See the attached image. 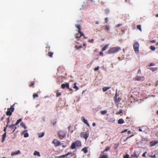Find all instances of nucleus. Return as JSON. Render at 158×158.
Wrapping results in <instances>:
<instances>
[{"label":"nucleus","instance_id":"bb28decb","mask_svg":"<svg viewBox=\"0 0 158 158\" xmlns=\"http://www.w3.org/2000/svg\"><path fill=\"white\" fill-rule=\"evenodd\" d=\"M110 149V147H108L106 148L105 150L104 151L102 152V153H103V152H107V151H108V150H109Z\"/></svg>","mask_w":158,"mask_h":158},{"label":"nucleus","instance_id":"b1692460","mask_svg":"<svg viewBox=\"0 0 158 158\" xmlns=\"http://www.w3.org/2000/svg\"><path fill=\"white\" fill-rule=\"evenodd\" d=\"M150 69L152 70L153 72H154L155 71H156L157 69V67L156 68H153L152 67L150 68Z\"/></svg>","mask_w":158,"mask_h":158},{"label":"nucleus","instance_id":"4d7b16f0","mask_svg":"<svg viewBox=\"0 0 158 158\" xmlns=\"http://www.w3.org/2000/svg\"><path fill=\"white\" fill-rule=\"evenodd\" d=\"M114 98L115 99V101L116 100V99H117V96H115L114 97Z\"/></svg>","mask_w":158,"mask_h":158},{"label":"nucleus","instance_id":"412c9836","mask_svg":"<svg viewBox=\"0 0 158 158\" xmlns=\"http://www.w3.org/2000/svg\"><path fill=\"white\" fill-rule=\"evenodd\" d=\"M108 156L107 155L103 154L100 157V158H107Z\"/></svg>","mask_w":158,"mask_h":158},{"label":"nucleus","instance_id":"423d86ee","mask_svg":"<svg viewBox=\"0 0 158 158\" xmlns=\"http://www.w3.org/2000/svg\"><path fill=\"white\" fill-rule=\"evenodd\" d=\"M145 79V78L144 76H137L135 78H134V80L135 81H144Z\"/></svg>","mask_w":158,"mask_h":158},{"label":"nucleus","instance_id":"680f3d73","mask_svg":"<svg viewBox=\"0 0 158 158\" xmlns=\"http://www.w3.org/2000/svg\"><path fill=\"white\" fill-rule=\"evenodd\" d=\"M71 127L70 126H69L68 127V129L69 131L70 130V128Z\"/></svg>","mask_w":158,"mask_h":158},{"label":"nucleus","instance_id":"2eb2a0df","mask_svg":"<svg viewBox=\"0 0 158 158\" xmlns=\"http://www.w3.org/2000/svg\"><path fill=\"white\" fill-rule=\"evenodd\" d=\"M124 122V120L123 119L121 118L119 119L118 122V123L119 124H121L123 123Z\"/></svg>","mask_w":158,"mask_h":158},{"label":"nucleus","instance_id":"f3484780","mask_svg":"<svg viewBox=\"0 0 158 158\" xmlns=\"http://www.w3.org/2000/svg\"><path fill=\"white\" fill-rule=\"evenodd\" d=\"M109 44L106 45L102 49V51H104L108 48Z\"/></svg>","mask_w":158,"mask_h":158},{"label":"nucleus","instance_id":"bf43d9fd","mask_svg":"<svg viewBox=\"0 0 158 158\" xmlns=\"http://www.w3.org/2000/svg\"><path fill=\"white\" fill-rule=\"evenodd\" d=\"M78 34H77L76 35V38H80V37H79V36H78Z\"/></svg>","mask_w":158,"mask_h":158},{"label":"nucleus","instance_id":"aec40b11","mask_svg":"<svg viewBox=\"0 0 158 158\" xmlns=\"http://www.w3.org/2000/svg\"><path fill=\"white\" fill-rule=\"evenodd\" d=\"M121 100V99L120 98H117V99H116L115 100V102L116 104H118L119 102Z\"/></svg>","mask_w":158,"mask_h":158},{"label":"nucleus","instance_id":"cd10ccee","mask_svg":"<svg viewBox=\"0 0 158 158\" xmlns=\"http://www.w3.org/2000/svg\"><path fill=\"white\" fill-rule=\"evenodd\" d=\"M150 49L152 51H154L156 49V48L155 46H151L150 47Z\"/></svg>","mask_w":158,"mask_h":158},{"label":"nucleus","instance_id":"9d476101","mask_svg":"<svg viewBox=\"0 0 158 158\" xmlns=\"http://www.w3.org/2000/svg\"><path fill=\"white\" fill-rule=\"evenodd\" d=\"M81 121L85 124H86L88 127H89V125L87 122V121L85 119L84 117L81 118Z\"/></svg>","mask_w":158,"mask_h":158},{"label":"nucleus","instance_id":"ea45409f","mask_svg":"<svg viewBox=\"0 0 158 158\" xmlns=\"http://www.w3.org/2000/svg\"><path fill=\"white\" fill-rule=\"evenodd\" d=\"M105 29L107 31H109L110 30V28L108 26H106Z\"/></svg>","mask_w":158,"mask_h":158},{"label":"nucleus","instance_id":"052dcab7","mask_svg":"<svg viewBox=\"0 0 158 158\" xmlns=\"http://www.w3.org/2000/svg\"><path fill=\"white\" fill-rule=\"evenodd\" d=\"M95 23H96V24H99V22H95Z\"/></svg>","mask_w":158,"mask_h":158},{"label":"nucleus","instance_id":"3c124183","mask_svg":"<svg viewBox=\"0 0 158 158\" xmlns=\"http://www.w3.org/2000/svg\"><path fill=\"white\" fill-rule=\"evenodd\" d=\"M127 130H124L122 131L121 132V133H123V132H127Z\"/></svg>","mask_w":158,"mask_h":158},{"label":"nucleus","instance_id":"c9c22d12","mask_svg":"<svg viewBox=\"0 0 158 158\" xmlns=\"http://www.w3.org/2000/svg\"><path fill=\"white\" fill-rule=\"evenodd\" d=\"M38 97V95L37 94H35L33 95V98L34 99H35V98H37Z\"/></svg>","mask_w":158,"mask_h":158},{"label":"nucleus","instance_id":"6e6d98bb","mask_svg":"<svg viewBox=\"0 0 158 158\" xmlns=\"http://www.w3.org/2000/svg\"><path fill=\"white\" fill-rule=\"evenodd\" d=\"M34 85V82H33L32 83H31V84H30V85L31 86H32L33 85Z\"/></svg>","mask_w":158,"mask_h":158},{"label":"nucleus","instance_id":"09e8293b","mask_svg":"<svg viewBox=\"0 0 158 158\" xmlns=\"http://www.w3.org/2000/svg\"><path fill=\"white\" fill-rule=\"evenodd\" d=\"M154 64H153V63H150V64L149 65V66H154Z\"/></svg>","mask_w":158,"mask_h":158},{"label":"nucleus","instance_id":"4c0bfd02","mask_svg":"<svg viewBox=\"0 0 158 158\" xmlns=\"http://www.w3.org/2000/svg\"><path fill=\"white\" fill-rule=\"evenodd\" d=\"M99 66H98L97 67H95L94 69V71H97L99 69Z\"/></svg>","mask_w":158,"mask_h":158},{"label":"nucleus","instance_id":"1a4fd4ad","mask_svg":"<svg viewBox=\"0 0 158 158\" xmlns=\"http://www.w3.org/2000/svg\"><path fill=\"white\" fill-rule=\"evenodd\" d=\"M61 87L62 88H64L65 87H66L69 89H70L69 88V85L68 83H66L65 84H62L61 85Z\"/></svg>","mask_w":158,"mask_h":158},{"label":"nucleus","instance_id":"774afa93","mask_svg":"<svg viewBox=\"0 0 158 158\" xmlns=\"http://www.w3.org/2000/svg\"><path fill=\"white\" fill-rule=\"evenodd\" d=\"M131 131H128V133H129V134H130V133H131Z\"/></svg>","mask_w":158,"mask_h":158},{"label":"nucleus","instance_id":"4be33fe9","mask_svg":"<svg viewBox=\"0 0 158 158\" xmlns=\"http://www.w3.org/2000/svg\"><path fill=\"white\" fill-rule=\"evenodd\" d=\"M44 135V132H42L41 133H39V134L38 136L39 138L42 137H43Z\"/></svg>","mask_w":158,"mask_h":158},{"label":"nucleus","instance_id":"9b49d317","mask_svg":"<svg viewBox=\"0 0 158 158\" xmlns=\"http://www.w3.org/2000/svg\"><path fill=\"white\" fill-rule=\"evenodd\" d=\"M20 152L19 150H17L16 152H12L11 153V155L12 156H13L15 155H18L19 154Z\"/></svg>","mask_w":158,"mask_h":158},{"label":"nucleus","instance_id":"13d9d810","mask_svg":"<svg viewBox=\"0 0 158 158\" xmlns=\"http://www.w3.org/2000/svg\"><path fill=\"white\" fill-rule=\"evenodd\" d=\"M99 54L100 55H103V53L102 52H100L99 53Z\"/></svg>","mask_w":158,"mask_h":158},{"label":"nucleus","instance_id":"473e14b6","mask_svg":"<svg viewBox=\"0 0 158 158\" xmlns=\"http://www.w3.org/2000/svg\"><path fill=\"white\" fill-rule=\"evenodd\" d=\"M131 156L133 157H135L136 158H137L138 157V156L135 154V152H134V153L133 154L131 155Z\"/></svg>","mask_w":158,"mask_h":158},{"label":"nucleus","instance_id":"5fc2aeb1","mask_svg":"<svg viewBox=\"0 0 158 158\" xmlns=\"http://www.w3.org/2000/svg\"><path fill=\"white\" fill-rule=\"evenodd\" d=\"M92 125L93 127H95V126H96V124L95 123H92Z\"/></svg>","mask_w":158,"mask_h":158},{"label":"nucleus","instance_id":"4468645a","mask_svg":"<svg viewBox=\"0 0 158 158\" xmlns=\"http://www.w3.org/2000/svg\"><path fill=\"white\" fill-rule=\"evenodd\" d=\"M158 143V141H154L151 142V144L152 146H155L156 144Z\"/></svg>","mask_w":158,"mask_h":158},{"label":"nucleus","instance_id":"a878e982","mask_svg":"<svg viewBox=\"0 0 158 158\" xmlns=\"http://www.w3.org/2000/svg\"><path fill=\"white\" fill-rule=\"evenodd\" d=\"M73 88L76 89V90H77L78 89V87L76 86V83H74V84Z\"/></svg>","mask_w":158,"mask_h":158},{"label":"nucleus","instance_id":"c85d7f7f","mask_svg":"<svg viewBox=\"0 0 158 158\" xmlns=\"http://www.w3.org/2000/svg\"><path fill=\"white\" fill-rule=\"evenodd\" d=\"M137 27L138 29L140 31H142L141 26L140 25H137Z\"/></svg>","mask_w":158,"mask_h":158},{"label":"nucleus","instance_id":"f8f14e48","mask_svg":"<svg viewBox=\"0 0 158 158\" xmlns=\"http://www.w3.org/2000/svg\"><path fill=\"white\" fill-rule=\"evenodd\" d=\"M33 155L35 156H37L39 157L41 156L40 152L36 151H34V153H33Z\"/></svg>","mask_w":158,"mask_h":158},{"label":"nucleus","instance_id":"ddd939ff","mask_svg":"<svg viewBox=\"0 0 158 158\" xmlns=\"http://www.w3.org/2000/svg\"><path fill=\"white\" fill-rule=\"evenodd\" d=\"M27 130H26L24 131H23L22 133V134L24 133V137H25V138L29 136V135H28V133H27V132L25 133V132H27Z\"/></svg>","mask_w":158,"mask_h":158},{"label":"nucleus","instance_id":"f704fd0d","mask_svg":"<svg viewBox=\"0 0 158 158\" xmlns=\"http://www.w3.org/2000/svg\"><path fill=\"white\" fill-rule=\"evenodd\" d=\"M107 112V111L106 110H103L101 112V113L102 114H106Z\"/></svg>","mask_w":158,"mask_h":158},{"label":"nucleus","instance_id":"a211bd4d","mask_svg":"<svg viewBox=\"0 0 158 158\" xmlns=\"http://www.w3.org/2000/svg\"><path fill=\"white\" fill-rule=\"evenodd\" d=\"M82 151H83L85 153H86L87 152V148H84L82 149Z\"/></svg>","mask_w":158,"mask_h":158},{"label":"nucleus","instance_id":"c756f323","mask_svg":"<svg viewBox=\"0 0 158 158\" xmlns=\"http://www.w3.org/2000/svg\"><path fill=\"white\" fill-rule=\"evenodd\" d=\"M75 48L77 49L78 50L79 49H80L82 48V46L81 45H80L79 46H77V45L75 46Z\"/></svg>","mask_w":158,"mask_h":158},{"label":"nucleus","instance_id":"dca6fc26","mask_svg":"<svg viewBox=\"0 0 158 158\" xmlns=\"http://www.w3.org/2000/svg\"><path fill=\"white\" fill-rule=\"evenodd\" d=\"M145 127L143 126L139 128V131H144L145 130Z\"/></svg>","mask_w":158,"mask_h":158},{"label":"nucleus","instance_id":"a19ab883","mask_svg":"<svg viewBox=\"0 0 158 158\" xmlns=\"http://www.w3.org/2000/svg\"><path fill=\"white\" fill-rule=\"evenodd\" d=\"M20 125L21 126L23 127L25 125L22 122L20 123Z\"/></svg>","mask_w":158,"mask_h":158},{"label":"nucleus","instance_id":"e433bc0d","mask_svg":"<svg viewBox=\"0 0 158 158\" xmlns=\"http://www.w3.org/2000/svg\"><path fill=\"white\" fill-rule=\"evenodd\" d=\"M123 158H129V155L128 154H126L124 156Z\"/></svg>","mask_w":158,"mask_h":158},{"label":"nucleus","instance_id":"7c9ffc66","mask_svg":"<svg viewBox=\"0 0 158 158\" xmlns=\"http://www.w3.org/2000/svg\"><path fill=\"white\" fill-rule=\"evenodd\" d=\"M122 112H123V110L122 109H121L118 112L116 113V114H120L121 113H122Z\"/></svg>","mask_w":158,"mask_h":158},{"label":"nucleus","instance_id":"0e129e2a","mask_svg":"<svg viewBox=\"0 0 158 158\" xmlns=\"http://www.w3.org/2000/svg\"><path fill=\"white\" fill-rule=\"evenodd\" d=\"M25 129H26L27 128V127L25 125H24V126L23 127Z\"/></svg>","mask_w":158,"mask_h":158},{"label":"nucleus","instance_id":"6ab92c4d","mask_svg":"<svg viewBox=\"0 0 158 158\" xmlns=\"http://www.w3.org/2000/svg\"><path fill=\"white\" fill-rule=\"evenodd\" d=\"M110 88V87H104L102 89L103 91V92H105V91H106L107 90H108Z\"/></svg>","mask_w":158,"mask_h":158},{"label":"nucleus","instance_id":"49530a36","mask_svg":"<svg viewBox=\"0 0 158 158\" xmlns=\"http://www.w3.org/2000/svg\"><path fill=\"white\" fill-rule=\"evenodd\" d=\"M121 25H121V24H117V25H116V26H115V27H118L119 26H121Z\"/></svg>","mask_w":158,"mask_h":158},{"label":"nucleus","instance_id":"338daca9","mask_svg":"<svg viewBox=\"0 0 158 158\" xmlns=\"http://www.w3.org/2000/svg\"><path fill=\"white\" fill-rule=\"evenodd\" d=\"M134 135H132L131 136H129V137H129V138L131 137H132V136H133Z\"/></svg>","mask_w":158,"mask_h":158},{"label":"nucleus","instance_id":"20e7f679","mask_svg":"<svg viewBox=\"0 0 158 158\" xmlns=\"http://www.w3.org/2000/svg\"><path fill=\"white\" fill-rule=\"evenodd\" d=\"M80 136L81 137H83L85 138V140L86 141L89 136V131H87L86 132H81L80 134Z\"/></svg>","mask_w":158,"mask_h":158},{"label":"nucleus","instance_id":"5701e85b","mask_svg":"<svg viewBox=\"0 0 158 158\" xmlns=\"http://www.w3.org/2000/svg\"><path fill=\"white\" fill-rule=\"evenodd\" d=\"M22 120V119L21 118L19 119L15 123V126H16L17 125H18L19 123L21 122Z\"/></svg>","mask_w":158,"mask_h":158},{"label":"nucleus","instance_id":"864d4df0","mask_svg":"<svg viewBox=\"0 0 158 158\" xmlns=\"http://www.w3.org/2000/svg\"><path fill=\"white\" fill-rule=\"evenodd\" d=\"M151 42L152 43H154L156 42V41L154 40H152L151 41Z\"/></svg>","mask_w":158,"mask_h":158},{"label":"nucleus","instance_id":"58836bf2","mask_svg":"<svg viewBox=\"0 0 158 158\" xmlns=\"http://www.w3.org/2000/svg\"><path fill=\"white\" fill-rule=\"evenodd\" d=\"M52 55H53V53L50 52L48 54L49 56L51 57H52Z\"/></svg>","mask_w":158,"mask_h":158},{"label":"nucleus","instance_id":"f257e3e1","mask_svg":"<svg viewBox=\"0 0 158 158\" xmlns=\"http://www.w3.org/2000/svg\"><path fill=\"white\" fill-rule=\"evenodd\" d=\"M121 50V48L118 46L110 48L108 51L109 54H114L118 52Z\"/></svg>","mask_w":158,"mask_h":158},{"label":"nucleus","instance_id":"de8ad7c7","mask_svg":"<svg viewBox=\"0 0 158 158\" xmlns=\"http://www.w3.org/2000/svg\"><path fill=\"white\" fill-rule=\"evenodd\" d=\"M106 23H107L108 22V18H105Z\"/></svg>","mask_w":158,"mask_h":158},{"label":"nucleus","instance_id":"e2e57ef3","mask_svg":"<svg viewBox=\"0 0 158 158\" xmlns=\"http://www.w3.org/2000/svg\"><path fill=\"white\" fill-rule=\"evenodd\" d=\"M128 138H129V137H127V138L125 140H124V142H126L128 139Z\"/></svg>","mask_w":158,"mask_h":158},{"label":"nucleus","instance_id":"79ce46f5","mask_svg":"<svg viewBox=\"0 0 158 158\" xmlns=\"http://www.w3.org/2000/svg\"><path fill=\"white\" fill-rule=\"evenodd\" d=\"M61 95V94L60 93H56V97H59V96Z\"/></svg>","mask_w":158,"mask_h":158},{"label":"nucleus","instance_id":"a18cd8bd","mask_svg":"<svg viewBox=\"0 0 158 158\" xmlns=\"http://www.w3.org/2000/svg\"><path fill=\"white\" fill-rule=\"evenodd\" d=\"M66 155H61L60 156H58V157H64Z\"/></svg>","mask_w":158,"mask_h":158},{"label":"nucleus","instance_id":"39448f33","mask_svg":"<svg viewBox=\"0 0 158 158\" xmlns=\"http://www.w3.org/2000/svg\"><path fill=\"white\" fill-rule=\"evenodd\" d=\"M14 110V108L13 107V105L11 106L10 108H8L7 111L6 112V114L7 115L10 116L12 114V113L13 112Z\"/></svg>","mask_w":158,"mask_h":158},{"label":"nucleus","instance_id":"37998d69","mask_svg":"<svg viewBox=\"0 0 158 158\" xmlns=\"http://www.w3.org/2000/svg\"><path fill=\"white\" fill-rule=\"evenodd\" d=\"M147 152H144L142 155V156L143 157H145L146 156V154L147 153Z\"/></svg>","mask_w":158,"mask_h":158},{"label":"nucleus","instance_id":"6e6552de","mask_svg":"<svg viewBox=\"0 0 158 158\" xmlns=\"http://www.w3.org/2000/svg\"><path fill=\"white\" fill-rule=\"evenodd\" d=\"M6 128L5 127L4 128V131L5 132V133L4 134H3L2 135V143L3 142L5 141V138L6 137Z\"/></svg>","mask_w":158,"mask_h":158},{"label":"nucleus","instance_id":"69168bd1","mask_svg":"<svg viewBox=\"0 0 158 158\" xmlns=\"http://www.w3.org/2000/svg\"><path fill=\"white\" fill-rule=\"evenodd\" d=\"M66 145H63L62 146V147L63 148H65V147H66Z\"/></svg>","mask_w":158,"mask_h":158},{"label":"nucleus","instance_id":"7ed1b4c3","mask_svg":"<svg viewBox=\"0 0 158 158\" xmlns=\"http://www.w3.org/2000/svg\"><path fill=\"white\" fill-rule=\"evenodd\" d=\"M133 47L136 54H138L139 53V44L138 43H135Z\"/></svg>","mask_w":158,"mask_h":158},{"label":"nucleus","instance_id":"f03ea898","mask_svg":"<svg viewBox=\"0 0 158 158\" xmlns=\"http://www.w3.org/2000/svg\"><path fill=\"white\" fill-rule=\"evenodd\" d=\"M81 146V142L78 140L77 141L75 142H73L71 146V148L72 149H74L76 147H80Z\"/></svg>","mask_w":158,"mask_h":158},{"label":"nucleus","instance_id":"8fccbe9b","mask_svg":"<svg viewBox=\"0 0 158 158\" xmlns=\"http://www.w3.org/2000/svg\"><path fill=\"white\" fill-rule=\"evenodd\" d=\"M141 72V70L140 69H139L138 71V73H140Z\"/></svg>","mask_w":158,"mask_h":158},{"label":"nucleus","instance_id":"72a5a7b5","mask_svg":"<svg viewBox=\"0 0 158 158\" xmlns=\"http://www.w3.org/2000/svg\"><path fill=\"white\" fill-rule=\"evenodd\" d=\"M15 126V125H11L9 126V127L11 129H13L14 128V126Z\"/></svg>","mask_w":158,"mask_h":158},{"label":"nucleus","instance_id":"0eeeda50","mask_svg":"<svg viewBox=\"0 0 158 158\" xmlns=\"http://www.w3.org/2000/svg\"><path fill=\"white\" fill-rule=\"evenodd\" d=\"M55 147L59 146L60 145V143L57 139H54L52 142Z\"/></svg>","mask_w":158,"mask_h":158},{"label":"nucleus","instance_id":"393cba45","mask_svg":"<svg viewBox=\"0 0 158 158\" xmlns=\"http://www.w3.org/2000/svg\"><path fill=\"white\" fill-rule=\"evenodd\" d=\"M75 26L79 30L78 31H81V29H80V26L78 24H76Z\"/></svg>","mask_w":158,"mask_h":158},{"label":"nucleus","instance_id":"603ef678","mask_svg":"<svg viewBox=\"0 0 158 158\" xmlns=\"http://www.w3.org/2000/svg\"><path fill=\"white\" fill-rule=\"evenodd\" d=\"M151 157H154V158H155L156 157V155L155 154H154V155L153 156H150Z\"/></svg>","mask_w":158,"mask_h":158},{"label":"nucleus","instance_id":"c03bdc74","mask_svg":"<svg viewBox=\"0 0 158 158\" xmlns=\"http://www.w3.org/2000/svg\"><path fill=\"white\" fill-rule=\"evenodd\" d=\"M94 41V40L93 39H91V40H89L88 41L92 43V42H93Z\"/></svg>","mask_w":158,"mask_h":158},{"label":"nucleus","instance_id":"2f4dec72","mask_svg":"<svg viewBox=\"0 0 158 158\" xmlns=\"http://www.w3.org/2000/svg\"><path fill=\"white\" fill-rule=\"evenodd\" d=\"M78 33H79L80 34V35L79 36V37H81V36H84V34L82 33L81 32V31H78Z\"/></svg>","mask_w":158,"mask_h":158}]
</instances>
